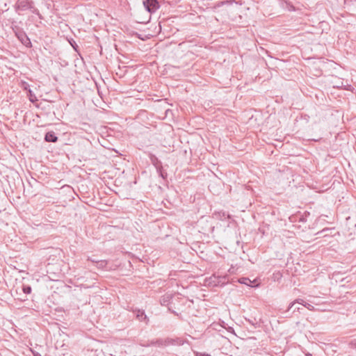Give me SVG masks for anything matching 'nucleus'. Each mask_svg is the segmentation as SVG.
<instances>
[{"label": "nucleus", "instance_id": "6", "mask_svg": "<svg viewBox=\"0 0 356 356\" xmlns=\"http://www.w3.org/2000/svg\"><path fill=\"white\" fill-rule=\"evenodd\" d=\"M172 298V296L171 294H165V296L161 297L160 302L162 305H168Z\"/></svg>", "mask_w": 356, "mask_h": 356}, {"label": "nucleus", "instance_id": "10", "mask_svg": "<svg viewBox=\"0 0 356 356\" xmlns=\"http://www.w3.org/2000/svg\"><path fill=\"white\" fill-rule=\"evenodd\" d=\"M106 261L105 260H99L96 263V267L99 269H104L106 266Z\"/></svg>", "mask_w": 356, "mask_h": 356}, {"label": "nucleus", "instance_id": "11", "mask_svg": "<svg viewBox=\"0 0 356 356\" xmlns=\"http://www.w3.org/2000/svg\"><path fill=\"white\" fill-rule=\"evenodd\" d=\"M239 282L241 284H245L247 286H252L251 284L252 283V282L250 279H248L247 277H242V278H241L239 280Z\"/></svg>", "mask_w": 356, "mask_h": 356}, {"label": "nucleus", "instance_id": "12", "mask_svg": "<svg viewBox=\"0 0 356 356\" xmlns=\"http://www.w3.org/2000/svg\"><path fill=\"white\" fill-rule=\"evenodd\" d=\"M136 318L139 321H142L145 320L147 318V316L144 312L138 311L136 313Z\"/></svg>", "mask_w": 356, "mask_h": 356}, {"label": "nucleus", "instance_id": "15", "mask_svg": "<svg viewBox=\"0 0 356 356\" xmlns=\"http://www.w3.org/2000/svg\"><path fill=\"white\" fill-rule=\"evenodd\" d=\"M218 277L219 278V280H218V282L222 284V286H224L225 284V283L227 282V281H226L227 277L226 276H218Z\"/></svg>", "mask_w": 356, "mask_h": 356}, {"label": "nucleus", "instance_id": "5", "mask_svg": "<svg viewBox=\"0 0 356 356\" xmlns=\"http://www.w3.org/2000/svg\"><path fill=\"white\" fill-rule=\"evenodd\" d=\"M218 280H219L218 276L213 275L207 280L208 285L213 286H222V284L218 282Z\"/></svg>", "mask_w": 356, "mask_h": 356}, {"label": "nucleus", "instance_id": "21", "mask_svg": "<svg viewBox=\"0 0 356 356\" xmlns=\"http://www.w3.org/2000/svg\"><path fill=\"white\" fill-rule=\"evenodd\" d=\"M250 323H251L252 325H254V323L252 321H250V319L248 320Z\"/></svg>", "mask_w": 356, "mask_h": 356}, {"label": "nucleus", "instance_id": "13", "mask_svg": "<svg viewBox=\"0 0 356 356\" xmlns=\"http://www.w3.org/2000/svg\"><path fill=\"white\" fill-rule=\"evenodd\" d=\"M28 96H29V100L31 102H35L38 101L36 96L33 94V92L31 90H29Z\"/></svg>", "mask_w": 356, "mask_h": 356}, {"label": "nucleus", "instance_id": "26", "mask_svg": "<svg viewBox=\"0 0 356 356\" xmlns=\"http://www.w3.org/2000/svg\"><path fill=\"white\" fill-rule=\"evenodd\" d=\"M299 309H300L299 307H298V308H295V309H294V311H293V312H295L296 309H297V310H299Z\"/></svg>", "mask_w": 356, "mask_h": 356}, {"label": "nucleus", "instance_id": "9", "mask_svg": "<svg viewBox=\"0 0 356 356\" xmlns=\"http://www.w3.org/2000/svg\"><path fill=\"white\" fill-rule=\"evenodd\" d=\"M152 163L156 170H160L163 168L161 162L157 158H154V160H152Z\"/></svg>", "mask_w": 356, "mask_h": 356}, {"label": "nucleus", "instance_id": "27", "mask_svg": "<svg viewBox=\"0 0 356 356\" xmlns=\"http://www.w3.org/2000/svg\"><path fill=\"white\" fill-rule=\"evenodd\" d=\"M26 40L29 41V43H31L29 38H26Z\"/></svg>", "mask_w": 356, "mask_h": 356}, {"label": "nucleus", "instance_id": "22", "mask_svg": "<svg viewBox=\"0 0 356 356\" xmlns=\"http://www.w3.org/2000/svg\"><path fill=\"white\" fill-rule=\"evenodd\" d=\"M328 230H329L328 229H324L320 233H323V232H327Z\"/></svg>", "mask_w": 356, "mask_h": 356}, {"label": "nucleus", "instance_id": "24", "mask_svg": "<svg viewBox=\"0 0 356 356\" xmlns=\"http://www.w3.org/2000/svg\"><path fill=\"white\" fill-rule=\"evenodd\" d=\"M202 355H203V356H211L210 355H209V354H206V353H204Z\"/></svg>", "mask_w": 356, "mask_h": 356}, {"label": "nucleus", "instance_id": "20", "mask_svg": "<svg viewBox=\"0 0 356 356\" xmlns=\"http://www.w3.org/2000/svg\"><path fill=\"white\" fill-rule=\"evenodd\" d=\"M235 1L234 0H230V1H223L222 2V4H225V3H232V2H234Z\"/></svg>", "mask_w": 356, "mask_h": 356}, {"label": "nucleus", "instance_id": "16", "mask_svg": "<svg viewBox=\"0 0 356 356\" xmlns=\"http://www.w3.org/2000/svg\"><path fill=\"white\" fill-rule=\"evenodd\" d=\"M157 172L159 174V176H161L163 179H166L168 174L166 172H165L163 168L160 170H156Z\"/></svg>", "mask_w": 356, "mask_h": 356}, {"label": "nucleus", "instance_id": "19", "mask_svg": "<svg viewBox=\"0 0 356 356\" xmlns=\"http://www.w3.org/2000/svg\"><path fill=\"white\" fill-rule=\"evenodd\" d=\"M88 260L90 261L91 262L95 264H96L97 261H98L97 259L90 258V257L88 258Z\"/></svg>", "mask_w": 356, "mask_h": 356}, {"label": "nucleus", "instance_id": "17", "mask_svg": "<svg viewBox=\"0 0 356 356\" xmlns=\"http://www.w3.org/2000/svg\"><path fill=\"white\" fill-rule=\"evenodd\" d=\"M172 340H175V344L174 345H177V346H181L184 343L183 342V340H181V339H172Z\"/></svg>", "mask_w": 356, "mask_h": 356}, {"label": "nucleus", "instance_id": "4", "mask_svg": "<svg viewBox=\"0 0 356 356\" xmlns=\"http://www.w3.org/2000/svg\"><path fill=\"white\" fill-rule=\"evenodd\" d=\"M44 140L47 142L56 143L58 140V137L54 131H49L45 134Z\"/></svg>", "mask_w": 356, "mask_h": 356}, {"label": "nucleus", "instance_id": "2", "mask_svg": "<svg viewBox=\"0 0 356 356\" xmlns=\"http://www.w3.org/2000/svg\"><path fill=\"white\" fill-rule=\"evenodd\" d=\"M170 344H175V340L170 338L152 339L151 341H148L147 343L142 344V346L147 347L151 346L163 347L170 346Z\"/></svg>", "mask_w": 356, "mask_h": 356}, {"label": "nucleus", "instance_id": "14", "mask_svg": "<svg viewBox=\"0 0 356 356\" xmlns=\"http://www.w3.org/2000/svg\"><path fill=\"white\" fill-rule=\"evenodd\" d=\"M22 291L25 294H30L31 293V287L29 285H23Z\"/></svg>", "mask_w": 356, "mask_h": 356}, {"label": "nucleus", "instance_id": "8", "mask_svg": "<svg viewBox=\"0 0 356 356\" xmlns=\"http://www.w3.org/2000/svg\"><path fill=\"white\" fill-rule=\"evenodd\" d=\"M152 163L156 170H160L163 168L161 162L157 158H154V160H152Z\"/></svg>", "mask_w": 356, "mask_h": 356}, {"label": "nucleus", "instance_id": "18", "mask_svg": "<svg viewBox=\"0 0 356 356\" xmlns=\"http://www.w3.org/2000/svg\"><path fill=\"white\" fill-rule=\"evenodd\" d=\"M303 305L309 310H312L314 309V306L311 305L310 304L305 303Z\"/></svg>", "mask_w": 356, "mask_h": 356}, {"label": "nucleus", "instance_id": "23", "mask_svg": "<svg viewBox=\"0 0 356 356\" xmlns=\"http://www.w3.org/2000/svg\"><path fill=\"white\" fill-rule=\"evenodd\" d=\"M305 356H312V355L309 353L305 354Z\"/></svg>", "mask_w": 356, "mask_h": 356}, {"label": "nucleus", "instance_id": "25", "mask_svg": "<svg viewBox=\"0 0 356 356\" xmlns=\"http://www.w3.org/2000/svg\"><path fill=\"white\" fill-rule=\"evenodd\" d=\"M50 6H51L50 3H47V7L48 9L49 8Z\"/></svg>", "mask_w": 356, "mask_h": 356}, {"label": "nucleus", "instance_id": "1", "mask_svg": "<svg viewBox=\"0 0 356 356\" xmlns=\"http://www.w3.org/2000/svg\"><path fill=\"white\" fill-rule=\"evenodd\" d=\"M14 8L18 14H20L21 12L29 10L32 13L38 15L40 19H43L39 10L35 7L33 1L31 0H17Z\"/></svg>", "mask_w": 356, "mask_h": 356}, {"label": "nucleus", "instance_id": "7", "mask_svg": "<svg viewBox=\"0 0 356 356\" xmlns=\"http://www.w3.org/2000/svg\"><path fill=\"white\" fill-rule=\"evenodd\" d=\"M296 303H298V304H300V305H303L305 304V302H304V300H302V299H297V300H296L295 301L292 302L289 305L288 309H287V310H286V311L284 312V314H286V317H287V316H288V315H286V314H287V313L289 312V310H290V309H291L294 306V305H295Z\"/></svg>", "mask_w": 356, "mask_h": 356}, {"label": "nucleus", "instance_id": "3", "mask_svg": "<svg viewBox=\"0 0 356 356\" xmlns=\"http://www.w3.org/2000/svg\"><path fill=\"white\" fill-rule=\"evenodd\" d=\"M143 5L145 9L150 13H154L160 7L158 0H145Z\"/></svg>", "mask_w": 356, "mask_h": 356}]
</instances>
